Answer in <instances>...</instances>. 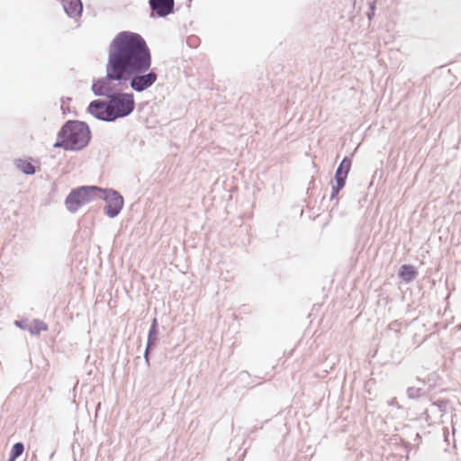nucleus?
<instances>
[{"label":"nucleus","mask_w":461,"mask_h":461,"mask_svg":"<svg viewBox=\"0 0 461 461\" xmlns=\"http://www.w3.org/2000/svg\"><path fill=\"white\" fill-rule=\"evenodd\" d=\"M417 275V272L414 267L410 265H403L401 267L400 276L406 282H410Z\"/></svg>","instance_id":"10"},{"label":"nucleus","mask_w":461,"mask_h":461,"mask_svg":"<svg viewBox=\"0 0 461 461\" xmlns=\"http://www.w3.org/2000/svg\"><path fill=\"white\" fill-rule=\"evenodd\" d=\"M24 450V447L22 443H16L13 446L11 450L10 458L8 461H14L18 456H20Z\"/></svg>","instance_id":"13"},{"label":"nucleus","mask_w":461,"mask_h":461,"mask_svg":"<svg viewBox=\"0 0 461 461\" xmlns=\"http://www.w3.org/2000/svg\"><path fill=\"white\" fill-rule=\"evenodd\" d=\"M103 189L97 186H81L70 192L66 199V206L68 211L75 212L82 205L91 202L101 194Z\"/></svg>","instance_id":"3"},{"label":"nucleus","mask_w":461,"mask_h":461,"mask_svg":"<svg viewBox=\"0 0 461 461\" xmlns=\"http://www.w3.org/2000/svg\"><path fill=\"white\" fill-rule=\"evenodd\" d=\"M108 103L113 120L130 114L133 111L135 104L132 94L110 95Z\"/></svg>","instance_id":"4"},{"label":"nucleus","mask_w":461,"mask_h":461,"mask_svg":"<svg viewBox=\"0 0 461 461\" xmlns=\"http://www.w3.org/2000/svg\"><path fill=\"white\" fill-rule=\"evenodd\" d=\"M68 15L77 17L82 14L83 5L80 0H60Z\"/></svg>","instance_id":"8"},{"label":"nucleus","mask_w":461,"mask_h":461,"mask_svg":"<svg viewBox=\"0 0 461 461\" xmlns=\"http://www.w3.org/2000/svg\"><path fill=\"white\" fill-rule=\"evenodd\" d=\"M150 6L159 16H166L173 11L174 0H150Z\"/></svg>","instance_id":"7"},{"label":"nucleus","mask_w":461,"mask_h":461,"mask_svg":"<svg viewBox=\"0 0 461 461\" xmlns=\"http://www.w3.org/2000/svg\"><path fill=\"white\" fill-rule=\"evenodd\" d=\"M88 111L95 117L104 121H113L108 102L95 100L90 103Z\"/></svg>","instance_id":"6"},{"label":"nucleus","mask_w":461,"mask_h":461,"mask_svg":"<svg viewBox=\"0 0 461 461\" xmlns=\"http://www.w3.org/2000/svg\"><path fill=\"white\" fill-rule=\"evenodd\" d=\"M335 177H336L337 185L335 186H333V188H332V196L337 195L339 194V192L344 187L346 178H347L345 176H339V175H336Z\"/></svg>","instance_id":"14"},{"label":"nucleus","mask_w":461,"mask_h":461,"mask_svg":"<svg viewBox=\"0 0 461 461\" xmlns=\"http://www.w3.org/2000/svg\"><path fill=\"white\" fill-rule=\"evenodd\" d=\"M106 201L105 212L108 216H116L123 206V198L117 192L113 190H103Z\"/></svg>","instance_id":"5"},{"label":"nucleus","mask_w":461,"mask_h":461,"mask_svg":"<svg viewBox=\"0 0 461 461\" xmlns=\"http://www.w3.org/2000/svg\"><path fill=\"white\" fill-rule=\"evenodd\" d=\"M48 330V326L47 324H45L43 321H39V320H36V321H33L30 326H29V330L32 334H35V335H38L40 334L41 331H45Z\"/></svg>","instance_id":"11"},{"label":"nucleus","mask_w":461,"mask_h":461,"mask_svg":"<svg viewBox=\"0 0 461 461\" xmlns=\"http://www.w3.org/2000/svg\"><path fill=\"white\" fill-rule=\"evenodd\" d=\"M150 65V52L144 39L135 32H119L109 46L106 76L95 82L92 89L96 95H108L113 90L114 80H126L131 75H136L131 81V86L141 92L157 80L154 72L138 75L147 71Z\"/></svg>","instance_id":"1"},{"label":"nucleus","mask_w":461,"mask_h":461,"mask_svg":"<svg viewBox=\"0 0 461 461\" xmlns=\"http://www.w3.org/2000/svg\"><path fill=\"white\" fill-rule=\"evenodd\" d=\"M14 164L15 167L24 174L32 175L35 172V167L32 163L26 159H16Z\"/></svg>","instance_id":"9"},{"label":"nucleus","mask_w":461,"mask_h":461,"mask_svg":"<svg viewBox=\"0 0 461 461\" xmlns=\"http://www.w3.org/2000/svg\"><path fill=\"white\" fill-rule=\"evenodd\" d=\"M350 167H351L350 159H348V158H345L339 164V166L336 171V175L348 177Z\"/></svg>","instance_id":"12"},{"label":"nucleus","mask_w":461,"mask_h":461,"mask_svg":"<svg viewBox=\"0 0 461 461\" xmlns=\"http://www.w3.org/2000/svg\"><path fill=\"white\" fill-rule=\"evenodd\" d=\"M90 139L88 127L79 122H68L59 134V141L55 147H63L66 149H79L85 147Z\"/></svg>","instance_id":"2"}]
</instances>
